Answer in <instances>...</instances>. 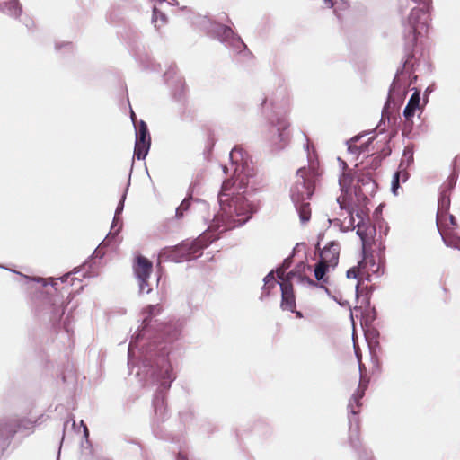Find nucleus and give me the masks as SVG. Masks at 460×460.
Returning a JSON list of instances; mask_svg holds the SVG:
<instances>
[{"label":"nucleus","instance_id":"nucleus-17","mask_svg":"<svg viewBox=\"0 0 460 460\" xmlns=\"http://www.w3.org/2000/svg\"><path fill=\"white\" fill-rule=\"evenodd\" d=\"M162 308L160 307L159 305H148L144 313H146L147 314V316H146L144 319H143V323L147 325L151 317L154 316V315H156L158 314L160 312H161Z\"/></svg>","mask_w":460,"mask_h":460},{"label":"nucleus","instance_id":"nucleus-26","mask_svg":"<svg viewBox=\"0 0 460 460\" xmlns=\"http://www.w3.org/2000/svg\"><path fill=\"white\" fill-rule=\"evenodd\" d=\"M241 152H242V149H241V148L234 147V148L232 150L231 154H230L231 158H232V159H234V157H235L238 154H240V155H241Z\"/></svg>","mask_w":460,"mask_h":460},{"label":"nucleus","instance_id":"nucleus-16","mask_svg":"<svg viewBox=\"0 0 460 460\" xmlns=\"http://www.w3.org/2000/svg\"><path fill=\"white\" fill-rule=\"evenodd\" d=\"M413 146H407L403 151V155L400 163L399 168H402L404 165L409 166L413 162Z\"/></svg>","mask_w":460,"mask_h":460},{"label":"nucleus","instance_id":"nucleus-28","mask_svg":"<svg viewBox=\"0 0 460 460\" xmlns=\"http://www.w3.org/2000/svg\"><path fill=\"white\" fill-rule=\"evenodd\" d=\"M230 180L232 181V182H234V183L235 184V181H233L232 179H230ZM243 180H241V181H240V182H239V186H238V187H236V186L234 185V189H235V191H234V192H235V194H236V193H238V192H240L239 190L242 189V186H241V185H242V183H243Z\"/></svg>","mask_w":460,"mask_h":460},{"label":"nucleus","instance_id":"nucleus-23","mask_svg":"<svg viewBox=\"0 0 460 460\" xmlns=\"http://www.w3.org/2000/svg\"><path fill=\"white\" fill-rule=\"evenodd\" d=\"M401 174H402L401 171H397L394 174L393 181H392V190H393L394 193H396V190L400 186Z\"/></svg>","mask_w":460,"mask_h":460},{"label":"nucleus","instance_id":"nucleus-12","mask_svg":"<svg viewBox=\"0 0 460 460\" xmlns=\"http://www.w3.org/2000/svg\"><path fill=\"white\" fill-rule=\"evenodd\" d=\"M438 227L445 243L460 250V236L456 235L450 228H443L441 217H438Z\"/></svg>","mask_w":460,"mask_h":460},{"label":"nucleus","instance_id":"nucleus-10","mask_svg":"<svg viewBox=\"0 0 460 460\" xmlns=\"http://www.w3.org/2000/svg\"><path fill=\"white\" fill-rule=\"evenodd\" d=\"M357 234L359 236L362 243V250L373 248L375 244L376 227L369 223L361 219L357 224Z\"/></svg>","mask_w":460,"mask_h":460},{"label":"nucleus","instance_id":"nucleus-25","mask_svg":"<svg viewBox=\"0 0 460 460\" xmlns=\"http://www.w3.org/2000/svg\"><path fill=\"white\" fill-rule=\"evenodd\" d=\"M402 172V174H401V180L405 182L408 179V172L406 171V168L403 166L402 168H400V170Z\"/></svg>","mask_w":460,"mask_h":460},{"label":"nucleus","instance_id":"nucleus-40","mask_svg":"<svg viewBox=\"0 0 460 460\" xmlns=\"http://www.w3.org/2000/svg\"><path fill=\"white\" fill-rule=\"evenodd\" d=\"M316 248L320 249V243H317Z\"/></svg>","mask_w":460,"mask_h":460},{"label":"nucleus","instance_id":"nucleus-27","mask_svg":"<svg viewBox=\"0 0 460 460\" xmlns=\"http://www.w3.org/2000/svg\"><path fill=\"white\" fill-rule=\"evenodd\" d=\"M348 211H349V227H355V225H354V217L352 216V211L350 210V208H348Z\"/></svg>","mask_w":460,"mask_h":460},{"label":"nucleus","instance_id":"nucleus-24","mask_svg":"<svg viewBox=\"0 0 460 460\" xmlns=\"http://www.w3.org/2000/svg\"><path fill=\"white\" fill-rule=\"evenodd\" d=\"M277 278L283 282L288 279V274L286 275V270L284 267H279L276 270Z\"/></svg>","mask_w":460,"mask_h":460},{"label":"nucleus","instance_id":"nucleus-30","mask_svg":"<svg viewBox=\"0 0 460 460\" xmlns=\"http://www.w3.org/2000/svg\"><path fill=\"white\" fill-rule=\"evenodd\" d=\"M230 180L232 181V182H234V183L235 184V181H233L232 179H230ZM243 180H241V181H240V182H239V186H238V187H236V186L234 185V189H235V191H234V192H235V194H236V193H238V192H240L239 190L242 189V186H241V185H242V183H243Z\"/></svg>","mask_w":460,"mask_h":460},{"label":"nucleus","instance_id":"nucleus-8","mask_svg":"<svg viewBox=\"0 0 460 460\" xmlns=\"http://www.w3.org/2000/svg\"><path fill=\"white\" fill-rule=\"evenodd\" d=\"M150 142L147 126L144 121H141L137 132L134 156L138 160L145 159L150 148Z\"/></svg>","mask_w":460,"mask_h":460},{"label":"nucleus","instance_id":"nucleus-15","mask_svg":"<svg viewBox=\"0 0 460 460\" xmlns=\"http://www.w3.org/2000/svg\"><path fill=\"white\" fill-rule=\"evenodd\" d=\"M153 403L155 415L159 416L161 419H164L167 412L164 396L155 397Z\"/></svg>","mask_w":460,"mask_h":460},{"label":"nucleus","instance_id":"nucleus-20","mask_svg":"<svg viewBox=\"0 0 460 460\" xmlns=\"http://www.w3.org/2000/svg\"><path fill=\"white\" fill-rule=\"evenodd\" d=\"M190 200L189 199H185L182 200L181 205L176 209V217L181 218L183 217V213L190 208Z\"/></svg>","mask_w":460,"mask_h":460},{"label":"nucleus","instance_id":"nucleus-37","mask_svg":"<svg viewBox=\"0 0 460 460\" xmlns=\"http://www.w3.org/2000/svg\"><path fill=\"white\" fill-rule=\"evenodd\" d=\"M165 373H166L167 376L170 377L169 367L165 370Z\"/></svg>","mask_w":460,"mask_h":460},{"label":"nucleus","instance_id":"nucleus-19","mask_svg":"<svg viewBox=\"0 0 460 460\" xmlns=\"http://www.w3.org/2000/svg\"><path fill=\"white\" fill-rule=\"evenodd\" d=\"M349 433H350V439H353V438L355 439H358V435H359V420L358 418L355 417L354 420L352 419H349Z\"/></svg>","mask_w":460,"mask_h":460},{"label":"nucleus","instance_id":"nucleus-36","mask_svg":"<svg viewBox=\"0 0 460 460\" xmlns=\"http://www.w3.org/2000/svg\"><path fill=\"white\" fill-rule=\"evenodd\" d=\"M340 205H341V208H347L346 206L344 205V202H340Z\"/></svg>","mask_w":460,"mask_h":460},{"label":"nucleus","instance_id":"nucleus-31","mask_svg":"<svg viewBox=\"0 0 460 460\" xmlns=\"http://www.w3.org/2000/svg\"><path fill=\"white\" fill-rule=\"evenodd\" d=\"M289 266H290V262L288 260H286V261H284V262L282 263V265L280 267H284L285 270H287L289 268Z\"/></svg>","mask_w":460,"mask_h":460},{"label":"nucleus","instance_id":"nucleus-35","mask_svg":"<svg viewBox=\"0 0 460 460\" xmlns=\"http://www.w3.org/2000/svg\"><path fill=\"white\" fill-rule=\"evenodd\" d=\"M325 4L327 5H329L330 7H332L333 6V3H332V0H324Z\"/></svg>","mask_w":460,"mask_h":460},{"label":"nucleus","instance_id":"nucleus-18","mask_svg":"<svg viewBox=\"0 0 460 460\" xmlns=\"http://www.w3.org/2000/svg\"><path fill=\"white\" fill-rule=\"evenodd\" d=\"M347 277L353 278V279H366V276L363 274V271H362L359 262H358L357 266L350 268L347 271Z\"/></svg>","mask_w":460,"mask_h":460},{"label":"nucleus","instance_id":"nucleus-34","mask_svg":"<svg viewBox=\"0 0 460 460\" xmlns=\"http://www.w3.org/2000/svg\"><path fill=\"white\" fill-rule=\"evenodd\" d=\"M123 208V201L120 202L119 207L117 208L116 214H119Z\"/></svg>","mask_w":460,"mask_h":460},{"label":"nucleus","instance_id":"nucleus-33","mask_svg":"<svg viewBox=\"0 0 460 460\" xmlns=\"http://www.w3.org/2000/svg\"><path fill=\"white\" fill-rule=\"evenodd\" d=\"M373 163H375V167L376 168L380 164V159L378 157H375L373 159Z\"/></svg>","mask_w":460,"mask_h":460},{"label":"nucleus","instance_id":"nucleus-3","mask_svg":"<svg viewBox=\"0 0 460 460\" xmlns=\"http://www.w3.org/2000/svg\"><path fill=\"white\" fill-rule=\"evenodd\" d=\"M421 4V7L413 8L408 17L405 31V40L408 48H413L418 40V35L428 27V13L431 6V0H413Z\"/></svg>","mask_w":460,"mask_h":460},{"label":"nucleus","instance_id":"nucleus-38","mask_svg":"<svg viewBox=\"0 0 460 460\" xmlns=\"http://www.w3.org/2000/svg\"><path fill=\"white\" fill-rule=\"evenodd\" d=\"M365 147L363 146H360V152H363Z\"/></svg>","mask_w":460,"mask_h":460},{"label":"nucleus","instance_id":"nucleus-4","mask_svg":"<svg viewBox=\"0 0 460 460\" xmlns=\"http://www.w3.org/2000/svg\"><path fill=\"white\" fill-rule=\"evenodd\" d=\"M317 170L314 167H303L297 171V179L291 189V199L294 203L311 199L314 192Z\"/></svg>","mask_w":460,"mask_h":460},{"label":"nucleus","instance_id":"nucleus-13","mask_svg":"<svg viewBox=\"0 0 460 460\" xmlns=\"http://www.w3.org/2000/svg\"><path fill=\"white\" fill-rule=\"evenodd\" d=\"M420 101V94L418 93H414L411 96V98L403 111V116L408 122L411 121V119L413 118L416 110L419 109Z\"/></svg>","mask_w":460,"mask_h":460},{"label":"nucleus","instance_id":"nucleus-21","mask_svg":"<svg viewBox=\"0 0 460 460\" xmlns=\"http://www.w3.org/2000/svg\"><path fill=\"white\" fill-rule=\"evenodd\" d=\"M443 228H453L456 226V218L453 215L446 216L445 222L442 221Z\"/></svg>","mask_w":460,"mask_h":460},{"label":"nucleus","instance_id":"nucleus-9","mask_svg":"<svg viewBox=\"0 0 460 460\" xmlns=\"http://www.w3.org/2000/svg\"><path fill=\"white\" fill-rule=\"evenodd\" d=\"M133 270L140 282V288L143 290L147 285L148 279L153 270V263L146 257L137 255L133 263Z\"/></svg>","mask_w":460,"mask_h":460},{"label":"nucleus","instance_id":"nucleus-32","mask_svg":"<svg viewBox=\"0 0 460 460\" xmlns=\"http://www.w3.org/2000/svg\"><path fill=\"white\" fill-rule=\"evenodd\" d=\"M293 313L296 314V318H303V314H302V312H300V311H296V310L295 309V311H294Z\"/></svg>","mask_w":460,"mask_h":460},{"label":"nucleus","instance_id":"nucleus-39","mask_svg":"<svg viewBox=\"0 0 460 460\" xmlns=\"http://www.w3.org/2000/svg\"><path fill=\"white\" fill-rule=\"evenodd\" d=\"M386 112V109L383 111V117L385 116V113Z\"/></svg>","mask_w":460,"mask_h":460},{"label":"nucleus","instance_id":"nucleus-1","mask_svg":"<svg viewBox=\"0 0 460 460\" xmlns=\"http://www.w3.org/2000/svg\"><path fill=\"white\" fill-rule=\"evenodd\" d=\"M234 183L231 180L223 182L218 195L220 214L215 218L222 231L243 226L252 216L254 210L242 192L235 194Z\"/></svg>","mask_w":460,"mask_h":460},{"label":"nucleus","instance_id":"nucleus-6","mask_svg":"<svg viewBox=\"0 0 460 460\" xmlns=\"http://www.w3.org/2000/svg\"><path fill=\"white\" fill-rule=\"evenodd\" d=\"M340 252L341 244L338 241H331L322 249L320 261L314 268V277L317 280L322 281V288H324L323 284L327 282L325 276L329 270L338 264Z\"/></svg>","mask_w":460,"mask_h":460},{"label":"nucleus","instance_id":"nucleus-22","mask_svg":"<svg viewBox=\"0 0 460 460\" xmlns=\"http://www.w3.org/2000/svg\"><path fill=\"white\" fill-rule=\"evenodd\" d=\"M340 185L341 188L349 187L352 182V177L350 174L343 172L342 176L340 178Z\"/></svg>","mask_w":460,"mask_h":460},{"label":"nucleus","instance_id":"nucleus-5","mask_svg":"<svg viewBox=\"0 0 460 460\" xmlns=\"http://www.w3.org/2000/svg\"><path fill=\"white\" fill-rule=\"evenodd\" d=\"M206 246V237L199 236L195 240H185L180 244L165 250L163 255L175 262L190 261L199 257Z\"/></svg>","mask_w":460,"mask_h":460},{"label":"nucleus","instance_id":"nucleus-2","mask_svg":"<svg viewBox=\"0 0 460 460\" xmlns=\"http://www.w3.org/2000/svg\"><path fill=\"white\" fill-rule=\"evenodd\" d=\"M264 281L265 288L268 289L273 288L276 284H279L281 289L280 307L282 308V310H288L290 312H294L296 306V296L293 288V282L298 281L303 284L316 286L315 282L312 280L310 278L303 276L302 274L295 270L288 272V279L283 282L277 281L273 272H270L265 277Z\"/></svg>","mask_w":460,"mask_h":460},{"label":"nucleus","instance_id":"nucleus-14","mask_svg":"<svg viewBox=\"0 0 460 460\" xmlns=\"http://www.w3.org/2000/svg\"><path fill=\"white\" fill-rule=\"evenodd\" d=\"M296 208L298 211L300 220L302 223H306L311 218V207L310 203L307 200L300 201L299 203H295Z\"/></svg>","mask_w":460,"mask_h":460},{"label":"nucleus","instance_id":"nucleus-7","mask_svg":"<svg viewBox=\"0 0 460 460\" xmlns=\"http://www.w3.org/2000/svg\"><path fill=\"white\" fill-rule=\"evenodd\" d=\"M358 262L367 280H369L372 275L384 273L385 261L379 253H374L373 248L362 250V259Z\"/></svg>","mask_w":460,"mask_h":460},{"label":"nucleus","instance_id":"nucleus-11","mask_svg":"<svg viewBox=\"0 0 460 460\" xmlns=\"http://www.w3.org/2000/svg\"><path fill=\"white\" fill-rule=\"evenodd\" d=\"M367 387V382L361 379L358 384V387L357 391L353 394V395L349 402L348 407L349 409V412L353 416H356L360 411V408L362 406V402L360 401L363 398V396L365 395V391H366Z\"/></svg>","mask_w":460,"mask_h":460},{"label":"nucleus","instance_id":"nucleus-29","mask_svg":"<svg viewBox=\"0 0 460 460\" xmlns=\"http://www.w3.org/2000/svg\"><path fill=\"white\" fill-rule=\"evenodd\" d=\"M230 180L232 181V182H234V183L235 184V181H233L232 179H230ZM243 180H241V181H240V182H239V186H238V187H236V186L234 185V189H235V191H234V192H235V194H236V193H238V192H240L239 190L242 189V186H241V185H242V183H243Z\"/></svg>","mask_w":460,"mask_h":460}]
</instances>
